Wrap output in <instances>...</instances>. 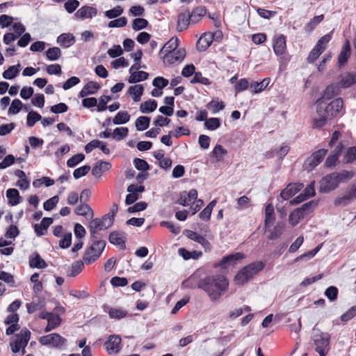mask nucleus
I'll return each instance as SVG.
<instances>
[{
    "label": "nucleus",
    "instance_id": "f257e3e1",
    "mask_svg": "<svg viewBox=\"0 0 356 356\" xmlns=\"http://www.w3.org/2000/svg\"><path fill=\"white\" fill-rule=\"evenodd\" d=\"M327 99H318L316 101L317 116L314 119L313 124L316 128H321L327 121L337 117L342 112L343 102L341 98H337L330 102Z\"/></svg>",
    "mask_w": 356,
    "mask_h": 356
},
{
    "label": "nucleus",
    "instance_id": "f03ea898",
    "mask_svg": "<svg viewBox=\"0 0 356 356\" xmlns=\"http://www.w3.org/2000/svg\"><path fill=\"white\" fill-rule=\"evenodd\" d=\"M228 286V281L223 275H208L200 280L198 289L204 291L211 301H216Z\"/></svg>",
    "mask_w": 356,
    "mask_h": 356
},
{
    "label": "nucleus",
    "instance_id": "7ed1b4c3",
    "mask_svg": "<svg viewBox=\"0 0 356 356\" xmlns=\"http://www.w3.org/2000/svg\"><path fill=\"white\" fill-rule=\"evenodd\" d=\"M265 266L262 261L250 263L243 268L235 276L234 282L236 284L242 285L252 279L255 275L261 271Z\"/></svg>",
    "mask_w": 356,
    "mask_h": 356
},
{
    "label": "nucleus",
    "instance_id": "20e7f679",
    "mask_svg": "<svg viewBox=\"0 0 356 356\" xmlns=\"http://www.w3.org/2000/svg\"><path fill=\"white\" fill-rule=\"evenodd\" d=\"M316 203L314 200L303 204L300 207H298L291 211L289 216V222L292 226H296L299 222L305 216L311 213Z\"/></svg>",
    "mask_w": 356,
    "mask_h": 356
},
{
    "label": "nucleus",
    "instance_id": "39448f33",
    "mask_svg": "<svg viewBox=\"0 0 356 356\" xmlns=\"http://www.w3.org/2000/svg\"><path fill=\"white\" fill-rule=\"evenodd\" d=\"M106 247V243H97V245L91 244L85 251L83 257L86 264L89 265L97 261L101 256Z\"/></svg>",
    "mask_w": 356,
    "mask_h": 356
},
{
    "label": "nucleus",
    "instance_id": "423d86ee",
    "mask_svg": "<svg viewBox=\"0 0 356 356\" xmlns=\"http://www.w3.org/2000/svg\"><path fill=\"white\" fill-rule=\"evenodd\" d=\"M313 341L316 346L315 350L319 356H326L330 350V334L321 332L320 334L314 335Z\"/></svg>",
    "mask_w": 356,
    "mask_h": 356
},
{
    "label": "nucleus",
    "instance_id": "0eeeda50",
    "mask_svg": "<svg viewBox=\"0 0 356 356\" xmlns=\"http://www.w3.org/2000/svg\"><path fill=\"white\" fill-rule=\"evenodd\" d=\"M31 332L26 327L21 330L16 334V339L10 342V346L13 353H19L22 348H26L31 338Z\"/></svg>",
    "mask_w": 356,
    "mask_h": 356
},
{
    "label": "nucleus",
    "instance_id": "6e6552de",
    "mask_svg": "<svg viewBox=\"0 0 356 356\" xmlns=\"http://www.w3.org/2000/svg\"><path fill=\"white\" fill-rule=\"evenodd\" d=\"M66 339L57 333H52L40 337L39 342L42 346L61 348L66 343Z\"/></svg>",
    "mask_w": 356,
    "mask_h": 356
},
{
    "label": "nucleus",
    "instance_id": "1a4fd4ad",
    "mask_svg": "<svg viewBox=\"0 0 356 356\" xmlns=\"http://www.w3.org/2000/svg\"><path fill=\"white\" fill-rule=\"evenodd\" d=\"M337 173H332L324 177L320 181L319 191L328 193L337 188L339 184Z\"/></svg>",
    "mask_w": 356,
    "mask_h": 356
},
{
    "label": "nucleus",
    "instance_id": "9d476101",
    "mask_svg": "<svg viewBox=\"0 0 356 356\" xmlns=\"http://www.w3.org/2000/svg\"><path fill=\"white\" fill-rule=\"evenodd\" d=\"M122 339L118 335H110L104 343V347L109 355L116 354L121 350Z\"/></svg>",
    "mask_w": 356,
    "mask_h": 356
},
{
    "label": "nucleus",
    "instance_id": "9b49d317",
    "mask_svg": "<svg viewBox=\"0 0 356 356\" xmlns=\"http://www.w3.org/2000/svg\"><path fill=\"white\" fill-rule=\"evenodd\" d=\"M244 258L243 254L236 252L223 257L222 259L215 264V267H220L222 269H226L229 266H235L237 262Z\"/></svg>",
    "mask_w": 356,
    "mask_h": 356
},
{
    "label": "nucleus",
    "instance_id": "f8f14e48",
    "mask_svg": "<svg viewBox=\"0 0 356 356\" xmlns=\"http://www.w3.org/2000/svg\"><path fill=\"white\" fill-rule=\"evenodd\" d=\"M113 222L114 221L112 218H110L108 216L105 214L102 218H96L92 219L89 225L92 226L94 229L101 231L108 229L113 225Z\"/></svg>",
    "mask_w": 356,
    "mask_h": 356
},
{
    "label": "nucleus",
    "instance_id": "ddd939ff",
    "mask_svg": "<svg viewBox=\"0 0 356 356\" xmlns=\"http://www.w3.org/2000/svg\"><path fill=\"white\" fill-rule=\"evenodd\" d=\"M355 200H356V184H353L350 188L346 191L343 196L336 199L334 205L338 206L343 204L345 206Z\"/></svg>",
    "mask_w": 356,
    "mask_h": 356
},
{
    "label": "nucleus",
    "instance_id": "4468645a",
    "mask_svg": "<svg viewBox=\"0 0 356 356\" xmlns=\"http://www.w3.org/2000/svg\"><path fill=\"white\" fill-rule=\"evenodd\" d=\"M286 38L282 34L276 35L273 39V50L277 56L283 55L286 49Z\"/></svg>",
    "mask_w": 356,
    "mask_h": 356
},
{
    "label": "nucleus",
    "instance_id": "2eb2a0df",
    "mask_svg": "<svg viewBox=\"0 0 356 356\" xmlns=\"http://www.w3.org/2000/svg\"><path fill=\"white\" fill-rule=\"evenodd\" d=\"M97 15V10L89 6H83L74 14V17L82 20L85 19H92Z\"/></svg>",
    "mask_w": 356,
    "mask_h": 356
},
{
    "label": "nucleus",
    "instance_id": "dca6fc26",
    "mask_svg": "<svg viewBox=\"0 0 356 356\" xmlns=\"http://www.w3.org/2000/svg\"><path fill=\"white\" fill-rule=\"evenodd\" d=\"M214 35L215 34L212 33H204L197 42V49L200 51H206L214 40Z\"/></svg>",
    "mask_w": 356,
    "mask_h": 356
},
{
    "label": "nucleus",
    "instance_id": "f3484780",
    "mask_svg": "<svg viewBox=\"0 0 356 356\" xmlns=\"http://www.w3.org/2000/svg\"><path fill=\"white\" fill-rule=\"evenodd\" d=\"M302 188L303 184L301 183L289 184L286 188L282 191L280 196L283 200H287L295 195Z\"/></svg>",
    "mask_w": 356,
    "mask_h": 356
},
{
    "label": "nucleus",
    "instance_id": "a211bd4d",
    "mask_svg": "<svg viewBox=\"0 0 356 356\" xmlns=\"http://www.w3.org/2000/svg\"><path fill=\"white\" fill-rule=\"evenodd\" d=\"M186 56V51L184 49H176L172 53L163 56V62L173 64L175 62L181 61Z\"/></svg>",
    "mask_w": 356,
    "mask_h": 356
},
{
    "label": "nucleus",
    "instance_id": "6ab92c4d",
    "mask_svg": "<svg viewBox=\"0 0 356 356\" xmlns=\"http://www.w3.org/2000/svg\"><path fill=\"white\" fill-rule=\"evenodd\" d=\"M191 23L190 11L188 9L180 13L177 17V29L179 31L186 30Z\"/></svg>",
    "mask_w": 356,
    "mask_h": 356
},
{
    "label": "nucleus",
    "instance_id": "aec40b11",
    "mask_svg": "<svg viewBox=\"0 0 356 356\" xmlns=\"http://www.w3.org/2000/svg\"><path fill=\"white\" fill-rule=\"evenodd\" d=\"M100 88V85L95 81H88L79 92V97H85L90 95L95 94Z\"/></svg>",
    "mask_w": 356,
    "mask_h": 356
},
{
    "label": "nucleus",
    "instance_id": "412c9836",
    "mask_svg": "<svg viewBox=\"0 0 356 356\" xmlns=\"http://www.w3.org/2000/svg\"><path fill=\"white\" fill-rule=\"evenodd\" d=\"M351 49L350 44L348 40H346L344 43L342 49L338 56V65L339 67L343 66L348 61L350 56Z\"/></svg>",
    "mask_w": 356,
    "mask_h": 356
},
{
    "label": "nucleus",
    "instance_id": "4be33fe9",
    "mask_svg": "<svg viewBox=\"0 0 356 356\" xmlns=\"http://www.w3.org/2000/svg\"><path fill=\"white\" fill-rule=\"evenodd\" d=\"M52 223L53 218L48 217L43 218L40 224H35L34 225V231L36 236H42L44 235L45 232Z\"/></svg>",
    "mask_w": 356,
    "mask_h": 356
},
{
    "label": "nucleus",
    "instance_id": "5701e85b",
    "mask_svg": "<svg viewBox=\"0 0 356 356\" xmlns=\"http://www.w3.org/2000/svg\"><path fill=\"white\" fill-rule=\"evenodd\" d=\"M108 239L111 243L118 245L120 249L126 248L125 237L123 233L113 232L110 234Z\"/></svg>",
    "mask_w": 356,
    "mask_h": 356
},
{
    "label": "nucleus",
    "instance_id": "b1692460",
    "mask_svg": "<svg viewBox=\"0 0 356 356\" xmlns=\"http://www.w3.org/2000/svg\"><path fill=\"white\" fill-rule=\"evenodd\" d=\"M111 163L108 161H99L92 169V175L96 177H100L103 172L111 168Z\"/></svg>",
    "mask_w": 356,
    "mask_h": 356
},
{
    "label": "nucleus",
    "instance_id": "393cba45",
    "mask_svg": "<svg viewBox=\"0 0 356 356\" xmlns=\"http://www.w3.org/2000/svg\"><path fill=\"white\" fill-rule=\"evenodd\" d=\"M74 212L76 215L84 216L86 218L92 219L94 216L92 209L87 203H81L76 208Z\"/></svg>",
    "mask_w": 356,
    "mask_h": 356
},
{
    "label": "nucleus",
    "instance_id": "a878e982",
    "mask_svg": "<svg viewBox=\"0 0 356 356\" xmlns=\"http://www.w3.org/2000/svg\"><path fill=\"white\" fill-rule=\"evenodd\" d=\"M57 42L63 47L67 48L75 42V38L72 33H62L57 38Z\"/></svg>",
    "mask_w": 356,
    "mask_h": 356
},
{
    "label": "nucleus",
    "instance_id": "bb28decb",
    "mask_svg": "<svg viewBox=\"0 0 356 356\" xmlns=\"http://www.w3.org/2000/svg\"><path fill=\"white\" fill-rule=\"evenodd\" d=\"M207 9L204 6H197L190 13L191 23L196 24L206 15Z\"/></svg>",
    "mask_w": 356,
    "mask_h": 356
},
{
    "label": "nucleus",
    "instance_id": "cd10ccee",
    "mask_svg": "<svg viewBox=\"0 0 356 356\" xmlns=\"http://www.w3.org/2000/svg\"><path fill=\"white\" fill-rule=\"evenodd\" d=\"M227 154V149L221 145H216L211 152V157L214 158L216 162H220L224 159Z\"/></svg>",
    "mask_w": 356,
    "mask_h": 356
},
{
    "label": "nucleus",
    "instance_id": "c85d7f7f",
    "mask_svg": "<svg viewBox=\"0 0 356 356\" xmlns=\"http://www.w3.org/2000/svg\"><path fill=\"white\" fill-rule=\"evenodd\" d=\"M6 197L8 198V203L15 206L20 203L21 197L19 191L15 188H9L6 191Z\"/></svg>",
    "mask_w": 356,
    "mask_h": 356
},
{
    "label": "nucleus",
    "instance_id": "c756f323",
    "mask_svg": "<svg viewBox=\"0 0 356 356\" xmlns=\"http://www.w3.org/2000/svg\"><path fill=\"white\" fill-rule=\"evenodd\" d=\"M179 40L177 38L171 39L166 42L162 49L160 50L159 54H164V55L169 54L178 48Z\"/></svg>",
    "mask_w": 356,
    "mask_h": 356
},
{
    "label": "nucleus",
    "instance_id": "7c9ffc66",
    "mask_svg": "<svg viewBox=\"0 0 356 356\" xmlns=\"http://www.w3.org/2000/svg\"><path fill=\"white\" fill-rule=\"evenodd\" d=\"M275 220L274 207L272 204H268L265 209V227H270L273 224Z\"/></svg>",
    "mask_w": 356,
    "mask_h": 356
},
{
    "label": "nucleus",
    "instance_id": "2f4dec72",
    "mask_svg": "<svg viewBox=\"0 0 356 356\" xmlns=\"http://www.w3.org/2000/svg\"><path fill=\"white\" fill-rule=\"evenodd\" d=\"M157 108L155 99H149L140 104V111L143 113H149L154 111Z\"/></svg>",
    "mask_w": 356,
    "mask_h": 356
},
{
    "label": "nucleus",
    "instance_id": "473e14b6",
    "mask_svg": "<svg viewBox=\"0 0 356 356\" xmlns=\"http://www.w3.org/2000/svg\"><path fill=\"white\" fill-rule=\"evenodd\" d=\"M200 280L197 273L193 274L182 282V286L191 289L198 288Z\"/></svg>",
    "mask_w": 356,
    "mask_h": 356
},
{
    "label": "nucleus",
    "instance_id": "72a5a7b5",
    "mask_svg": "<svg viewBox=\"0 0 356 356\" xmlns=\"http://www.w3.org/2000/svg\"><path fill=\"white\" fill-rule=\"evenodd\" d=\"M144 88L143 85H135L129 87L128 93L129 95H132L134 101L137 102L140 100Z\"/></svg>",
    "mask_w": 356,
    "mask_h": 356
},
{
    "label": "nucleus",
    "instance_id": "f704fd0d",
    "mask_svg": "<svg viewBox=\"0 0 356 356\" xmlns=\"http://www.w3.org/2000/svg\"><path fill=\"white\" fill-rule=\"evenodd\" d=\"M109 317L113 319L120 320L127 316V310L122 308H114L107 307Z\"/></svg>",
    "mask_w": 356,
    "mask_h": 356
},
{
    "label": "nucleus",
    "instance_id": "c9c22d12",
    "mask_svg": "<svg viewBox=\"0 0 356 356\" xmlns=\"http://www.w3.org/2000/svg\"><path fill=\"white\" fill-rule=\"evenodd\" d=\"M290 147L286 144H282L279 149H275L270 152H268L267 155L270 157L276 156L280 159H282L289 152Z\"/></svg>",
    "mask_w": 356,
    "mask_h": 356
},
{
    "label": "nucleus",
    "instance_id": "e433bc0d",
    "mask_svg": "<svg viewBox=\"0 0 356 356\" xmlns=\"http://www.w3.org/2000/svg\"><path fill=\"white\" fill-rule=\"evenodd\" d=\"M20 64L18 63L16 65L10 66L6 70H5L2 76L5 79H13L16 77L19 73Z\"/></svg>",
    "mask_w": 356,
    "mask_h": 356
},
{
    "label": "nucleus",
    "instance_id": "4c0bfd02",
    "mask_svg": "<svg viewBox=\"0 0 356 356\" xmlns=\"http://www.w3.org/2000/svg\"><path fill=\"white\" fill-rule=\"evenodd\" d=\"M130 74L131 75L128 79V81L130 83H138L146 80L149 76V74L144 71L131 72Z\"/></svg>",
    "mask_w": 356,
    "mask_h": 356
},
{
    "label": "nucleus",
    "instance_id": "58836bf2",
    "mask_svg": "<svg viewBox=\"0 0 356 356\" xmlns=\"http://www.w3.org/2000/svg\"><path fill=\"white\" fill-rule=\"evenodd\" d=\"M356 83V74L352 73H348L344 76L341 77L339 85L343 88H349L353 84Z\"/></svg>",
    "mask_w": 356,
    "mask_h": 356
},
{
    "label": "nucleus",
    "instance_id": "ea45409f",
    "mask_svg": "<svg viewBox=\"0 0 356 356\" xmlns=\"http://www.w3.org/2000/svg\"><path fill=\"white\" fill-rule=\"evenodd\" d=\"M324 19L323 15H320L313 17L305 26V31L307 33H311Z\"/></svg>",
    "mask_w": 356,
    "mask_h": 356
},
{
    "label": "nucleus",
    "instance_id": "a19ab883",
    "mask_svg": "<svg viewBox=\"0 0 356 356\" xmlns=\"http://www.w3.org/2000/svg\"><path fill=\"white\" fill-rule=\"evenodd\" d=\"M150 118L147 116H140L136 120L135 125L138 131H145L149 126Z\"/></svg>",
    "mask_w": 356,
    "mask_h": 356
},
{
    "label": "nucleus",
    "instance_id": "79ce46f5",
    "mask_svg": "<svg viewBox=\"0 0 356 356\" xmlns=\"http://www.w3.org/2000/svg\"><path fill=\"white\" fill-rule=\"evenodd\" d=\"M29 265L32 268H37L40 269L44 268L47 266L45 261L42 259V257L38 253H35V257L30 259Z\"/></svg>",
    "mask_w": 356,
    "mask_h": 356
},
{
    "label": "nucleus",
    "instance_id": "37998d69",
    "mask_svg": "<svg viewBox=\"0 0 356 356\" xmlns=\"http://www.w3.org/2000/svg\"><path fill=\"white\" fill-rule=\"evenodd\" d=\"M339 86L334 84L327 86L320 99L329 100L338 93Z\"/></svg>",
    "mask_w": 356,
    "mask_h": 356
},
{
    "label": "nucleus",
    "instance_id": "c03bdc74",
    "mask_svg": "<svg viewBox=\"0 0 356 356\" xmlns=\"http://www.w3.org/2000/svg\"><path fill=\"white\" fill-rule=\"evenodd\" d=\"M130 120V115L127 111H120L113 119L114 124H123L128 122Z\"/></svg>",
    "mask_w": 356,
    "mask_h": 356
},
{
    "label": "nucleus",
    "instance_id": "a18cd8bd",
    "mask_svg": "<svg viewBox=\"0 0 356 356\" xmlns=\"http://www.w3.org/2000/svg\"><path fill=\"white\" fill-rule=\"evenodd\" d=\"M42 120V116L34 111H31L29 112L26 117V125L29 127H32L34 124Z\"/></svg>",
    "mask_w": 356,
    "mask_h": 356
},
{
    "label": "nucleus",
    "instance_id": "49530a36",
    "mask_svg": "<svg viewBox=\"0 0 356 356\" xmlns=\"http://www.w3.org/2000/svg\"><path fill=\"white\" fill-rule=\"evenodd\" d=\"M27 312L29 314H33L36 311L41 310L44 307V305L42 300H38L36 301H33L30 303H27L26 305Z\"/></svg>",
    "mask_w": 356,
    "mask_h": 356
},
{
    "label": "nucleus",
    "instance_id": "de8ad7c7",
    "mask_svg": "<svg viewBox=\"0 0 356 356\" xmlns=\"http://www.w3.org/2000/svg\"><path fill=\"white\" fill-rule=\"evenodd\" d=\"M324 47L319 48L318 46L315 45L314 47L311 50L309 54V56L307 58V62L309 63H314L319 56L323 52Z\"/></svg>",
    "mask_w": 356,
    "mask_h": 356
},
{
    "label": "nucleus",
    "instance_id": "09e8293b",
    "mask_svg": "<svg viewBox=\"0 0 356 356\" xmlns=\"http://www.w3.org/2000/svg\"><path fill=\"white\" fill-rule=\"evenodd\" d=\"M270 80L264 79L260 82H253L251 83L250 87L254 93H258L264 90L268 85Z\"/></svg>",
    "mask_w": 356,
    "mask_h": 356
},
{
    "label": "nucleus",
    "instance_id": "8fccbe9b",
    "mask_svg": "<svg viewBox=\"0 0 356 356\" xmlns=\"http://www.w3.org/2000/svg\"><path fill=\"white\" fill-rule=\"evenodd\" d=\"M205 127L211 131H214L220 127V120L217 118H210L204 122Z\"/></svg>",
    "mask_w": 356,
    "mask_h": 356
},
{
    "label": "nucleus",
    "instance_id": "3c124183",
    "mask_svg": "<svg viewBox=\"0 0 356 356\" xmlns=\"http://www.w3.org/2000/svg\"><path fill=\"white\" fill-rule=\"evenodd\" d=\"M225 104L223 102H217L212 100L207 104V108L211 109L213 114L218 113L220 111L225 108Z\"/></svg>",
    "mask_w": 356,
    "mask_h": 356
},
{
    "label": "nucleus",
    "instance_id": "603ef678",
    "mask_svg": "<svg viewBox=\"0 0 356 356\" xmlns=\"http://www.w3.org/2000/svg\"><path fill=\"white\" fill-rule=\"evenodd\" d=\"M46 56L49 60H57L61 56V51L58 47H51L47 50Z\"/></svg>",
    "mask_w": 356,
    "mask_h": 356
},
{
    "label": "nucleus",
    "instance_id": "864d4df0",
    "mask_svg": "<svg viewBox=\"0 0 356 356\" xmlns=\"http://www.w3.org/2000/svg\"><path fill=\"white\" fill-rule=\"evenodd\" d=\"M129 132L127 127H118L115 128L113 132V137L116 140H121L125 138Z\"/></svg>",
    "mask_w": 356,
    "mask_h": 356
},
{
    "label": "nucleus",
    "instance_id": "5fc2aeb1",
    "mask_svg": "<svg viewBox=\"0 0 356 356\" xmlns=\"http://www.w3.org/2000/svg\"><path fill=\"white\" fill-rule=\"evenodd\" d=\"M148 26V22L144 18H136L132 23V29L137 31L145 29Z\"/></svg>",
    "mask_w": 356,
    "mask_h": 356
},
{
    "label": "nucleus",
    "instance_id": "6e6d98bb",
    "mask_svg": "<svg viewBox=\"0 0 356 356\" xmlns=\"http://www.w3.org/2000/svg\"><path fill=\"white\" fill-rule=\"evenodd\" d=\"M23 103L18 99H14L8 109L9 115H16L22 109Z\"/></svg>",
    "mask_w": 356,
    "mask_h": 356
},
{
    "label": "nucleus",
    "instance_id": "4d7b16f0",
    "mask_svg": "<svg viewBox=\"0 0 356 356\" xmlns=\"http://www.w3.org/2000/svg\"><path fill=\"white\" fill-rule=\"evenodd\" d=\"M83 266L84 264L81 261H76L74 262L72 264L69 275L72 277L76 276L79 273H80L82 271Z\"/></svg>",
    "mask_w": 356,
    "mask_h": 356
},
{
    "label": "nucleus",
    "instance_id": "13d9d810",
    "mask_svg": "<svg viewBox=\"0 0 356 356\" xmlns=\"http://www.w3.org/2000/svg\"><path fill=\"white\" fill-rule=\"evenodd\" d=\"M85 159V155L83 154H77L72 156L67 161V165L69 168H74Z\"/></svg>",
    "mask_w": 356,
    "mask_h": 356
},
{
    "label": "nucleus",
    "instance_id": "bf43d9fd",
    "mask_svg": "<svg viewBox=\"0 0 356 356\" xmlns=\"http://www.w3.org/2000/svg\"><path fill=\"white\" fill-rule=\"evenodd\" d=\"M123 13V8L120 6H117L113 9L106 10L104 13L105 16L109 19H113L119 17Z\"/></svg>",
    "mask_w": 356,
    "mask_h": 356
},
{
    "label": "nucleus",
    "instance_id": "052dcab7",
    "mask_svg": "<svg viewBox=\"0 0 356 356\" xmlns=\"http://www.w3.org/2000/svg\"><path fill=\"white\" fill-rule=\"evenodd\" d=\"M111 100V97L108 95H102L99 99V104L97 105V111L102 112L107 109V103Z\"/></svg>",
    "mask_w": 356,
    "mask_h": 356
},
{
    "label": "nucleus",
    "instance_id": "680f3d73",
    "mask_svg": "<svg viewBox=\"0 0 356 356\" xmlns=\"http://www.w3.org/2000/svg\"><path fill=\"white\" fill-rule=\"evenodd\" d=\"M338 289L336 286H330L325 289V296L331 301H334L337 299Z\"/></svg>",
    "mask_w": 356,
    "mask_h": 356
},
{
    "label": "nucleus",
    "instance_id": "e2e57ef3",
    "mask_svg": "<svg viewBox=\"0 0 356 356\" xmlns=\"http://www.w3.org/2000/svg\"><path fill=\"white\" fill-rule=\"evenodd\" d=\"M59 200L58 196L55 195L47 200L43 204V208L45 211H49L52 210L58 204Z\"/></svg>",
    "mask_w": 356,
    "mask_h": 356
},
{
    "label": "nucleus",
    "instance_id": "0e129e2a",
    "mask_svg": "<svg viewBox=\"0 0 356 356\" xmlns=\"http://www.w3.org/2000/svg\"><path fill=\"white\" fill-rule=\"evenodd\" d=\"M134 164L135 168L138 170H142L143 172L147 171L149 169V165L147 162L142 159L136 158L134 160Z\"/></svg>",
    "mask_w": 356,
    "mask_h": 356
},
{
    "label": "nucleus",
    "instance_id": "69168bd1",
    "mask_svg": "<svg viewBox=\"0 0 356 356\" xmlns=\"http://www.w3.org/2000/svg\"><path fill=\"white\" fill-rule=\"evenodd\" d=\"M90 170V166L88 165H85L81 166L76 170H74L73 172V176L74 179H78L81 177L86 175L89 171Z\"/></svg>",
    "mask_w": 356,
    "mask_h": 356
},
{
    "label": "nucleus",
    "instance_id": "338daca9",
    "mask_svg": "<svg viewBox=\"0 0 356 356\" xmlns=\"http://www.w3.org/2000/svg\"><path fill=\"white\" fill-rule=\"evenodd\" d=\"M356 160V146L349 147L344 156L345 163H350Z\"/></svg>",
    "mask_w": 356,
    "mask_h": 356
},
{
    "label": "nucleus",
    "instance_id": "774afa93",
    "mask_svg": "<svg viewBox=\"0 0 356 356\" xmlns=\"http://www.w3.org/2000/svg\"><path fill=\"white\" fill-rule=\"evenodd\" d=\"M78 0H68L64 3V8L69 13H72L79 6Z\"/></svg>",
    "mask_w": 356,
    "mask_h": 356
}]
</instances>
